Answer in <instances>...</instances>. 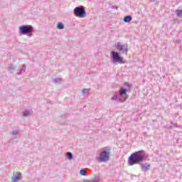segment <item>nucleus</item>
<instances>
[{
	"instance_id": "18",
	"label": "nucleus",
	"mask_w": 182,
	"mask_h": 182,
	"mask_svg": "<svg viewBox=\"0 0 182 182\" xmlns=\"http://www.w3.org/2000/svg\"><path fill=\"white\" fill-rule=\"evenodd\" d=\"M111 59H112V63H114V50H112L111 52Z\"/></svg>"
},
{
	"instance_id": "16",
	"label": "nucleus",
	"mask_w": 182,
	"mask_h": 182,
	"mask_svg": "<svg viewBox=\"0 0 182 182\" xmlns=\"http://www.w3.org/2000/svg\"><path fill=\"white\" fill-rule=\"evenodd\" d=\"M60 80H62V78L56 77L53 80V83H60Z\"/></svg>"
},
{
	"instance_id": "11",
	"label": "nucleus",
	"mask_w": 182,
	"mask_h": 182,
	"mask_svg": "<svg viewBox=\"0 0 182 182\" xmlns=\"http://www.w3.org/2000/svg\"><path fill=\"white\" fill-rule=\"evenodd\" d=\"M124 22L129 23L132 21V16H126L124 17Z\"/></svg>"
},
{
	"instance_id": "2",
	"label": "nucleus",
	"mask_w": 182,
	"mask_h": 182,
	"mask_svg": "<svg viewBox=\"0 0 182 182\" xmlns=\"http://www.w3.org/2000/svg\"><path fill=\"white\" fill-rule=\"evenodd\" d=\"M19 35H26L28 38H31L33 35V27L31 25H23L18 28Z\"/></svg>"
},
{
	"instance_id": "8",
	"label": "nucleus",
	"mask_w": 182,
	"mask_h": 182,
	"mask_svg": "<svg viewBox=\"0 0 182 182\" xmlns=\"http://www.w3.org/2000/svg\"><path fill=\"white\" fill-rule=\"evenodd\" d=\"M21 181V173H18L11 178V182H18Z\"/></svg>"
},
{
	"instance_id": "10",
	"label": "nucleus",
	"mask_w": 182,
	"mask_h": 182,
	"mask_svg": "<svg viewBox=\"0 0 182 182\" xmlns=\"http://www.w3.org/2000/svg\"><path fill=\"white\" fill-rule=\"evenodd\" d=\"M16 134H19L18 129H15L11 132V136H14V139H16Z\"/></svg>"
},
{
	"instance_id": "24",
	"label": "nucleus",
	"mask_w": 182,
	"mask_h": 182,
	"mask_svg": "<svg viewBox=\"0 0 182 182\" xmlns=\"http://www.w3.org/2000/svg\"><path fill=\"white\" fill-rule=\"evenodd\" d=\"M150 1H151V2H154L155 0H150Z\"/></svg>"
},
{
	"instance_id": "14",
	"label": "nucleus",
	"mask_w": 182,
	"mask_h": 182,
	"mask_svg": "<svg viewBox=\"0 0 182 182\" xmlns=\"http://www.w3.org/2000/svg\"><path fill=\"white\" fill-rule=\"evenodd\" d=\"M67 159L68 160H72V159H73V154L71 152H68L67 153Z\"/></svg>"
},
{
	"instance_id": "6",
	"label": "nucleus",
	"mask_w": 182,
	"mask_h": 182,
	"mask_svg": "<svg viewBox=\"0 0 182 182\" xmlns=\"http://www.w3.org/2000/svg\"><path fill=\"white\" fill-rule=\"evenodd\" d=\"M114 63H119V65H123L126 63V60L122 56H120V53L114 52Z\"/></svg>"
},
{
	"instance_id": "23",
	"label": "nucleus",
	"mask_w": 182,
	"mask_h": 182,
	"mask_svg": "<svg viewBox=\"0 0 182 182\" xmlns=\"http://www.w3.org/2000/svg\"><path fill=\"white\" fill-rule=\"evenodd\" d=\"M111 99L112 100H114V95H113Z\"/></svg>"
},
{
	"instance_id": "17",
	"label": "nucleus",
	"mask_w": 182,
	"mask_h": 182,
	"mask_svg": "<svg viewBox=\"0 0 182 182\" xmlns=\"http://www.w3.org/2000/svg\"><path fill=\"white\" fill-rule=\"evenodd\" d=\"M80 173L81 174V176H86L87 174V171H86V170L85 169H81L80 171Z\"/></svg>"
},
{
	"instance_id": "9",
	"label": "nucleus",
	"mask_w": 182,
	"mask_h": 182,
	"mask_svg": "<svg viewBox=\"0 0 182 182\" xmlns=\"http://www.w3.org/2000/svg\"><path fill=\"white\" fill-rule=\"evenodd\" d=\"M26 69V65L23 64L22 65V68L20 69L17 73V75H22V72H25Z\"/></svg>"
},
{
	"instance_id": "12",
	"label": "nucleus",
	"mask_w": 182,
	"mask_h": 182,
	"mask_svg": "<svg viewBox=\"0 0 182 182\" xmlns=\"http://www.w3.org/2000/svg\"><path fill=\"white\" fill-rule=\"evenodd\" d=\"M176 14L178 18H182V9H178L176 11Z\"/></svg>"
},
{
	"instance_id": "20",
	"label": "nucleus",
	"mask_w": 182,
	"mask_h": 182,
	"mask_svg": "<svg viewBox=\"0 0 182 182\" xmlns=\"http://www.w3.org/2000/svg\"><path fill=\"white\" fill-rule=\"evenodd\" d=\"M89 89H83L82 91V93L83 95H86V93H89Z\"/></svg>"
},
{
	"instance_id": "4",
	"label": "nucleus",
	"mask_w": 182,
	"mask_h": 182,
	"mask_svg": "<svg viewBox=\"0 0 182 182\" xmlns=\"http://www.w3.org/2000/svg\"><path fill=\"white\" fill-rule=\"evenodd\" d=\"M110 156V147H104L100 154L99 161H107Z\"/></svg>"
},
{
	"instance_id": "3",
	"label": "nucleus",
	"mask_w": 182,
	"mask_h": 182,
	"mask_svg": "<svg viewBox=\"0 0 182 182\" xmlns=\"http://www.w3.org/2000/svg\"><path fill=\"white\" fill-rule=\"evenodd\" d=\"M115 97L119 102L122 103L126 102L129 98V95H127V90L125 88H121L118 94L115 95Z\"/></svg>"
},
{
	"instance_id": "13",
	"label": "nucleus",
	"mask_w": 182,
	"mask_h": 182,
	"mask_svg": "<svg viewBox=\"0 0 182 182\" xmlns=\"http://www.w3.org/2000/svg\"><path fill=\"white\" fill-rule=\"evenodd\" d=\"M30 114H31V111H29V110H26V111L23 112V116L24 117H28V116H30Z\"/></svg>"
},
{
	"instance_id": "7",
	"label": "nucleus",
	"mask_w": 182,
	"mask_h": 182,
	"mask_svg": "<svg viewBox=\"0 0 182 182\" xmlns=\"http://www.w3.org/2000/svg\"><path fill=\"white\" fill-rule=\"evenodd\" d=\"M116 48L117 50L122 52V53H126V55H127V52H129L127 47L124 48V46L122 45V43H118Z\"/></svg>"
},
{
	"instance_id": "21",
	"label": "nucleus",
	"mask_w": 182,
	"mask_h": 182,
	"mask_svg": "<svg viewBox=\"0 0 182 182\" xmlns=\"http://www.w3.org/2000/svg\"><path fill=\"white\" fill-rule=\"evenodd\" d=\"M124 85H125V86H127L128 87H132V84H130V83H129V82H125V83H124Z\"/></svg>"
},
{
	"instance_id": "5",
	"label": "nucleus",
	"mask_w": 182,
	"mask_h": 182,
	"mask_svg": "<svg viewBox=\"0 0 182 182\" xmlns=\"http://www.w3.org/2000/svg\"><path fill=\"white\" fill-rule=\"evenodd\" d=\"M73 12L77 18H85L86 16V10H85V7L82 6L75 7Z\"/></svg>"
},
{
	"instance_id": "22",
	"label": "nucleus",
	"mask_w": 182,
	"mask_h": 182,
	"mask_svg": "<svg viewBox=\"0 0 182 182\" xmlns=\"http://www.w3.org/2000/svg\"><path fill=\"white\" fill-rule=\"evenodd\" d=\"M92 181L94 182H99V177H95L92 179Z\"/></svg>"
},
{
	"instance_id": "19",
	"label": "nucleus",
	"mask_w": 182,
	"mask_h": 182,
	"mask_svg": "<svg viewBox=\"0 0 182 182\" xmlns=\"http://www.w3.org/2000/svg\"><path fill=\"white\" fill-rule=\"evenodd\" d=\"M9 69L10 70H15V65H14L13 64H11L9 66Z\"/></svg>"
},
{
	"instance_id": "1",
	"label": "nucleus",
	"mask_w": 182,
	"mask_h": 182,
	"mask_svg": "<svg viewBox=\"0 0 182 182\" xmlns=\"http://www.w3.org/2000/svg\"><path fill=\"white\" fill-rule=\"evenodd\" d=\"M147 159V154L143 150L138 151L134 153H132L130 156L128 158V164L129 166H134V164H140L142 171L147 173L149 170H150L151 165L149 163L140 164L143 163V161H146Z\"/></svg>"
},
{
	"instance_id": "15",
	"label": "nucleus",
	"mask_w": 182,
	"mask_h": 182,
	"mask_svg": "<svg viewBox=\"0 0 182 182\" xmlns=\"http://www.w3.org/2000/svg\"><path fill=\"white\" fill-rule=\"evenodd\" d=\"M57 28H58V29H64L65 26H63V23H58L57 25Z\"/></svg>"
}]
</instances>
